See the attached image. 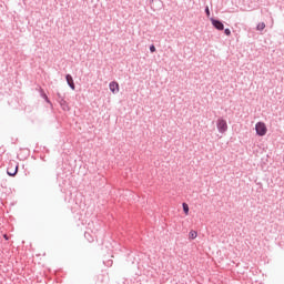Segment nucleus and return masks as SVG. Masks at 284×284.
<instances>
[{
  "mask_svg": "<svg viewBox=\"0 0 284 284\" xmlns=\"http://www.w3.org/2000/svg\"><path fill=\"white\" fill-rule=\"evenodd\" d=\"M183 211L185 214H189V206L185 204V202H183Z\"/></svg>",
  "mask_w": 284,
  "mask_h": 284,
  "instance_id": "nucleus-13",
  "label": "nucleus"
},
{
  "mask_svg": "<svg viewBox=\"0 0 284 284\" xmlns=\"http://www.w3.org/2000/svg\"><path fill=\"white\" fill-rule=\"evenodd\" d=\"M17 173H19V164H14V165H10L8 169H7V174L9 176H17Z\"/></svg>",
  "mask_w": 284,
  "mask_h": 284,
  "instance_id": "nucleus-3",
  "label": "nucleus"
},
{
  "mask_svg": "<svg viewBox=\"0 0 284 284\" xmlns=\"http://www.w3.org/2000/svg\"><path fill=\"white\" fill-rule=\"evenodd\" d=\"M156 51V48L154 47V44H151L150 45V52L151 53H154Z\"/></svg>",
  "mask_w": 284,
  "mask_h": 284,
  "instance_id": "nucleus-14",
  "label": "nucleus"
},
{
  "mask_svg": "<svg viewBox=\"0 0 284 284\" xmlns=\"http://www.w3.org/2000/svg\"><path fill=\"white\" fill-rule=\"evenodd\" d=\"M59 104H60L62 111H70V108H69L68 102L65 101V99L59 101Z\"/></svg>",
  "mask_w": 284,
  "mask_h": 284,
  "instance_id": "nucleus-8",
  "label": "nucleus"
},
{
  "mask_svg": "<svg viewBox=\"0 0 284 284\" xmlns=\"http://www.w3.org/2000/svg\"><path fill=\"white\" fill-rule=\"evenodd\" d=\"M41 97L45 100L47 103L51 104L48 95L43 92V89L40 90Z\"/></svg>",
  "mask_w": 284,
  "mask_h": 284,
  "instance_id": "nucleus-11",
  "label": "nucleus"
},
{
  "mask_svg": "<svg viewBox=\"0 0 284 284\" xmlns=\"http://www.w3.org/2000/svg\"><path fill=\"white\" fill-rule=\"evenodd\" d=\"M4 239L8 240V235H4Z\"/></svg>",
  "mask_w": 284,
  "mask_h": 284,
  "instance_id": "nucleus-17",
  "label": "nucleus"
},
{
  "mask_svg": "<svg viewBox=\"0 0 284 284\" xmlns=\"http://www.w3.org/2000/svg\"><path fill=\"white\" fill-rule=\"evenodd\" d=\"M224 33H225L227 37H231V30H230L229 28H226V29L224 30Z\"/></svg>",
  "mask_w": 284,
  "mask_h": 284,
  "instance_id": "nucleus-15",
  "label": "nucleus"
},
{
  "mask_svg": "<svg viewBox=\"0 0 284 284\" xmlns=\"http://www.w3.org/2000/svg\"><path fill=\"white\" fill-rule=\"evenodd\" d=\"M84 237L87 239V241L89 243H93L94 240L97 239V235H92V233H90V231H85Z\"/></svg>",
  "mask_w": 284,
  "mask_h": 284,
  "instance_id": "nucleus-7",
  "label": "nucleus"
},
{
  "mask_svg": "<svg viewBox=\"0 0 284 284\" xmlns=\"http://www.w3.org/2000/svg\"><path fill=\"white\" fill-rule=\"evenodd\" d=\"M216 128L221 134H224L229 130L226 120L220 116L216 121Z\"/></svg>",
  "mask_w": 284,
  "mask_h": 284,
  "instance_id": "nucleus-1",
  "label": "nucleus"
},
{
  "mask_svg": "<svg viewBox=\"0 0 284 284\" xmlns=\"http://www.w3.org/2000/svg\"><path fill=\"white\" fill-rule=\"evenodd\" d=\"M63 100H65V95L61 94L60 92H57V102L59 103V102H61Z\"/></svg>",
  "mask_w": 284,
  "mask_h": 284,
  "instance_id": "nucleus-9",
  "label": "nucleus"
},
{
  "mask_svg": "<svg viewBox=\"0 0 284 284\" xmlns=\"http://www.w3.org/2000/svg\"><path fill=\"white\" fill-rule=\"evenodd\" d=\"M196 236H197L196 231H190V233H189V237H190L191 240H195V239H196Z\"/></svg>",
  "mask_w": 284,
  "mask_h": 284,
  "instance_id": "nucleus-12",
  "label": "nucleus"
},
{
  "mask_svg": "<svg viewBox=\"0 0 284 284\" xmlns=\"http://www.w3.org/2000/svg\"><path fill=\"white\" fill-rule=\"evenodd\" d=\"M65 80H67L68 85L71 88V90H75V84H74L72 75L68 73L65 75Z\"/></svg>",
  "mask_w": 284,
  "mask_h": 284,
  "instance_id": "nucleus-6",
  "label": "nucleus"
},
{
  "mask_svg": "<svg viewBox=\"0 0 284 284\" xmlns=\"http://www.w3.org/2000/svg\"><path fill=\"white\" fill-rule=\"evenodd\" d=\"M109 89L113 94L119 93V83L116 81H111L109 83Z\"/></svg>",
  "mask_w": 284,
  "mask_h": 284,
  "instance_id": "nucleus-5",
  "label": "nucleus"
},
{
  "mask_svg": "<svg viewBox=\"0 0 284 284\" xmlns=\"http://www.w3.org/2000/svg\"><path fill=\"white\" fill-rule=\"evenodd\" d=\"M205 13H206L207 17H210V9H209V7L205 8Z\"/></svg>",
  "mask_w": 284,
  "mask_h": 284,
  "instance_id": "nucleus-16",
  "label": "nucleus"
},
{
  "mask_svg": "<svg viewBox=\"0 0 284 284\" xmlns=\"http://www.w3.org/2000/svg\"><path fill=\"white\" fill-rule=\"evenodd\" d=\"M265 28H266L265 22H260V23L257 24V27H256V30H257V31H263Z\"/></svg>",
  "mask_w": 284,
  "mask_h": 284,
  "instance_id": "nucleus-10",
  "label": "nucleus"
},
{
  "mask_svg": "<svg viewBox=\"0 0 284 284\" xmlns=\"http://www.w3.org/2000/svg\"><path fill=\"white\" fill-rule=\"evenodd\" d=\"M255 130L258 136H264L267 132L265 123L261 121L256 123Z\"/></svg>",
  "mask_w": 284,
  "mask_h": 284,
  "instance_id": "nucleus-2",
  "label": "nucleus"
},
{
  "mask_svg": "<svg viewBox=\"0 0 284 284\" xmlns=\"http://www.w3.org/2000/svg\"><path fill=\"white\" fill-rule=\"evenodd\" d=\"M211 22H212V26L219 30V31H223L224 30V24L222 21L217 20V19H214V18H211Z\"/></svg>",
  "mask_w": 284,
  "mask_h": 284,
  "instance_id": "nucleus-4",
  "label": "nucleus"
}]
</instances>
